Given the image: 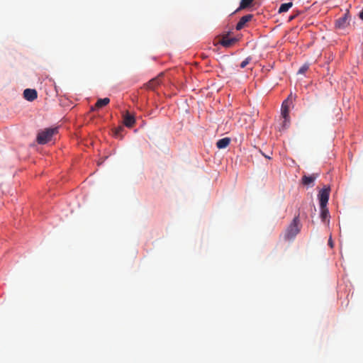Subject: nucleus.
<instances>
[{
    "label": "nucleus",
    "mask_w": 363,
    "mask_h": 363,
    "mask_svg": "<svg viewBox=\"0 0 363 363\" xmlns=\"http://www.w3.org/2000/svg\"><path fill=\"white\" fill-rule=\"evenodd\" d=\"M301 225L300 223L299 216L294 218L292 222L288 226L284 234L285 240H293L301 230Z\"/></svg>",
    "instance_id": "1"
},
{
    "label": "nucleus",
    "mask_w": 363,
    "mask_h": 363,
    "mask_svg": "<svg viewBox=\"0 0 363 363\" xmlns=\"http://www.w3.org/2000/svg\"><path fill=\"white\" fill-rule=\"evenodd\" d=\"M57 133V128H46L38 134L37 142L38 144H45L51 140L54 135Z\"/></svg>",
    "instance_id": "2"
},
{
    "label": "nucleus",
    "mask_w": 363,
    "mask_h": 363,
    "mask_svg": "<svg viewBox=\"0 0 363 363\" xmlns=\"http://www.w3.org/2000/svg\"><path fill=\"white\" fill-rule=\"evenodd\" d=\"M330 188L329 186H324L318 193V197L320 202V208H323L327 206L329 196H330Z\"/></svg>",
    "instance_id": "3"
},
{
    "label": "nucleus",
    "mask_w": 363,
    "mask_h": 363,
    "mask_svg": "<svg viewBox=\"0 0 363 363\" xmlns=\"http://www.w3.org/2000/svg\"><path fill=\"white\" fill-rule=\"evenodd\" d=\"M350 16L345 13L343 16L339 18L335 21V27L338 29H345L350 25Z\"/></svg>",
    "instance_id": "4"
},
{
    "label": "nucleus",
    "mask_w": 363,
    "mask_h": 363,
    "mask_svg": "<svg viewBox=\"0 0 363 363\" xmlns=\"http://www.w3.org/2000/svg\"><path fill=\"white\" fill-rule=\"evenodd\" d=\"M289 106H288V101L285 100L281 106V116L284 118L283 121V127L286 128L288 126L289 123Z\"/></svg>",
    "instance_id": "5"
},
{
    "label": "nucleus",
    "mask_w": 363,
    "mask_h": 363,
    "mask_svg": "<svg viewBox=\"0 0 363 363\" xmlns=\"http://www.w3.org/2000/svg\"><path fill=\"white\" fill-rule=\"evenodd\" d=\"M123 123L128 128H131L135 123L134 116L131 115L128 111L123 114Z\"/></svg>",
    "instance_id": "6"
},
{
    "label": "nucleus",
    "mask_w": 363,
    "mask_h": 363,
    "mask_svg": "<svg viewBox=\"0 0 363 363\" xmlns=\"http://www.w3.org/2000/svg\"><path fill=\"white\" fill-rule=\"evenodd\" d=\"M23 97L28 101H33L38 97L37 91L33 89H26L23 91Z\"/></svg>",
    "instance_id": "7"
},
{
    "label": "nucleus",
    "mask_w": 363,
    "mask_h": 363,
    "mask_svg": "<svg viewBox=\"0 0 363 363\" xmlns=\"http://www.w3.org/2000/svg\"><path fill=\"white\" fill-rule=\"evenodd\" d=\"M252 18L253 15L252 14H247L241 17V18L236 25V30H240L241 29H242L245 27V24L247 22L250 21Z\"/></svg>",
    "instance_id": "8"
},
{
    "label": "nucleus",
    "mask_w": 363,
    "mask_h": 363,
    "mask_svg": "<svg viewBox=\"0 0 363 363\" xmlns=\"http://www.w3.org/2000/svg\"><path fill=\"white\" fill-rule=\"evenodd\" d=\"M318 174H313L309 176L303 175L301 179V182L305 186L313 185L314 181L316 179Z\"/></svg>",
    "instance_id": "9"
},
{
    "label": "nucleus",
    "mask_w": 363,
    "mask_h": 363,
    "mask_svg": "<svg viewBox=\"0 0 363 363\" xmlns=\"http://www.w3.org/2000/svg\"><path fill=\"white\" fill-rule=\"evenodd\" d=\"M230 143V139L229 138H223L217 141L216 147L218 149H224L229 145Z\"/></svg>",
    "instance_id": "10"
},
{
    "label": "nucleus",
    "mask_w": 363,
    "mask_h": 363,
    "mask_svg": "<svg viewBox=\"0 0 363 363\" xmlns=\"http://www.w3.org/2000/svg\"><path fill=\"white\" fill-rule=\"evenodd\" d=\"M237 40L235 38H228L226 37H223L222 40L220 41V43L225 48H229L232 45H233Z\"/></svg>",
    "instance_id": "11"
},
{
    "label": "nucleus",
    "mask_w": 363,
    "mask_h": 363,
    "mask_svg": "<svg viewBox=\"0 0 363 363\" xmlns=\"http://www.w3.org/2000/svg\"><path fill=\"white\" fill-rule=\"evenodd\" d=\"M160 84V79L159 77L152 79L150 80L147 84V86L148 89H155L159 84Z\"/></svg>",
    "instance_id": "12"
},
{
    "label": "nucleus",
    "mask_w": 363,
    "mask_h": 363,
    "mask_svg": "<svg viewBox=\"0 0 363 363\" xmlns=\"http://www.w3.org/2000/svg\"><path fill=\"white\" fill-rule=\"evenodd\" d=\"M110 102V99L108 98L99 99L97 100L95 107L97 108H102L103 106H106Z\"/></svg>",
    "instance_id": "13"
},
{
    "label": "nucleus",
    "mask_w": 363,
    "mask_h": 363,
    "mask_svg": "<svg viewBox=\"0 0 363 363\" xmlns=\"http://www.w3.org/2000/svg\"><path fill=\"white\" fill-rule=\"evenodd\" d=\"M292 2L282 4L279 9V13H284L288 11L289 9L292 7Z\"/></svg>",
    "instance_id": "14"
},
{
    "label": "nucleus",
    "mask_w": 363,
    "mask_h": 363,
    "mask_svg": "<svg viewBox=\"0 0 363 363\" xmlns=\"http://www.w3.org/2000/svg\"><path fill=\"white\" fill-rule=\"evenodd\" d=\"M328 217H329V211L327 208V206L324 207L323 208H320V218L322 220L325 221Z\"/></svg>",
    "instance_id": "15"
},
{
    "label": "nucleus",
    "mask_w": 363,
    "mask_h": 363,
    "mask_svg": "<svg viewBox=\"0 0 363 363\" xmlns=\"http://www.w3.org/2000/svg\"><path fill=\"white\" fill-rule=\"evenodd\" d=\"M254 0H241L239 9H243L250 6Z\"/></svg>",
    "instance_id": "16"
},
{
    "label": "nucleus",
    "mask_w": 363,
    "mask_h": 363,
    "mask_svg": "<svg viewBox=\"0 0 363 363\" xmlns=\"http://www.w3.org/2000/svg\"><path fill=\"white\" fill-rule=\"evenodd\" d=\"M252 61V57H247L245 58L241 63H240V67L245 68L249 63Z\"/></svg>",
    "instance_id": "17"
},
{
    "label": "nucleus",
    "mask_w": 363,
    "mask_h": 363,
    "mask_svg": "<svg viewBox=\"0 0 363 363\" xmlns=\"http://www.w3.org/2000/svg\"><path fill=\"white\" fill-rule=\"evenodd\" d=\"M308 69V65H303L298 71V74H304Z\"/></svg>",
    "instance_id": "18"
},
{
    "label": "nucleus",
    "mask_w": 363,
    "mask_h": 363,
    "mask_svg": "<svg viewBox=\"0 0 363 363\" xmlns=\"http://www.w3.org/2000/svg\"><path fill=\"white\" fill-rule=\"evenodd\" d=\"M328 245H330V247H333V242L332 240V238L331 236L329 238V240H328Z\"/></svg>",
    "instance_id": "19"
},
{
    "label": "nucleus",
    "mask_w": 363,
    "mask_h": 363,
    "mask_svg": "<svg viewBox=\"0 0 363 363\" xmlns=\"http://www.w3.org/2000/svg\"><path fill=\"white\" fill-rule=\"evenodd\" d=\"M123 129V127H119L118 129L116 130V134H118L121 130Z\"/></svg>",
    "instance_id": "20"
},
{
    "label": "nucleus",
    "mask_w": 363,
    "mask_h": 363,
    "mask_svg": "<svg viewBox=\"0 0 363 363\" xmlns=\"http://www.w3.org/2000/svg\"><path fill=\"white\" fill-rule=\"evenodd\" d=\"M297 15H298V14L291 16L289 18V21H292L293 19H294V18H296V16Z\"/></svg>",
    "instance_id": "21"
},
{
    "label": "nucleus",
    "mask_w": 363,
    "mask_h": 363,
    "mask_svg": "<svg viewBox=\"0 0 363 363\" xmlns=\"http://www.w3.org/2000/svg\"><path fill=\"white\" fill-rule=\"evenodd\" d=\"M359 16V18L363 20V9L361 11Z\"/></svg>",
    "instance_id": "22"
}]
</instances>
